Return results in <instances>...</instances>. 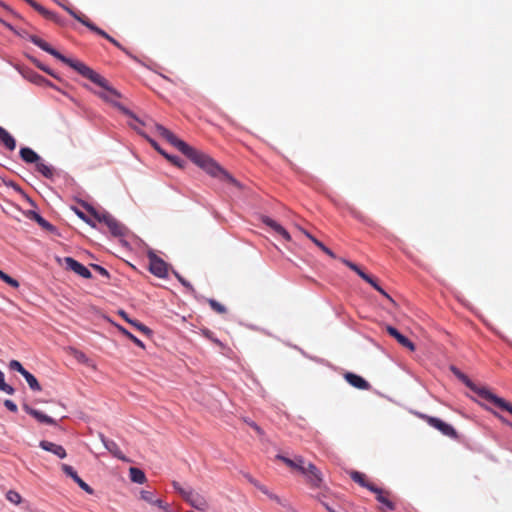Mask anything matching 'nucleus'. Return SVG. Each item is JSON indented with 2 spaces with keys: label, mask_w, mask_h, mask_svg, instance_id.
I'll list each match as a JSON object with an SVG mask.
<instances>
[{
  "label": "nucleus",
  "mask_w": 512,
  "mask_h": 512,
  "mask_svg": "<svg viewBox=\"0 0 512 512\" xmlns=\"http://www.w3.org/2000/svg\"><path fill=\"white\" fill-rule=\"evenodd\" d=\"M375 290L385 296L387 299L393 302L392 298L376 283L374 279H372V283H369Z\"/></svg>",
  "instance_id": "nucleus-40"
},
{
  "label": "nucleus",
  "mask_w": 512,
  "mask_h": 512,
  "mask_svg": "<svg viewBox=\"0 0 512 512\" xmlns=\"http://www.w3.org/2000/svg\"><path fill=\"white\" fill-rule=\"evenodd\" d=\"M39 445L43 450L51 452L61 459L65 458L67 455L64 447L61 445H58L56 443H53V442H50L47 440H42V441H40Z\"/></svg>",
  "instance_id": "nucleus-16"
},
{
  "label": "nucleus",
  "mask_w": 512,
  "mask_h": 512,
  "mask_svg": "<svg viewBox=\"0 0 512 512\" xmlns=\"http://www.w3.org/2000/svg\"><path fill=\"white\" fill-rule=\"evenodd\" d=\"M323 506L326 508L328 512H336L334 509H332L327 503H322Z\"/></svg>",
  "instance_id": "nucleus-56"
},
{
  "label": "nucleus",
  "mask_w": 512,
  "mask_h": 512,
  "mask_svg": "<svg viewBox=\"0 0 512 512\" xmlns=\"http://www.w3.org/2000/svg\"><path fill=\"white\" fill-rule=\"evenodd\" d=\"M341 262L345 264L348 268H350L352 271L357 273L364 281L367 283H372V277L364 272L357 264L347 260V259H341Z\"/></svg>",
  "instance_id": "nucleus-24"
},
{
  "label": "nucleus",
  "mask_w": 512,
  "mask_h": 512,
  "mask_svg": "<svg viewBox=\"0 0 512 512\" xmlns=\"http://www.w3.org/2000/svg\"><path fill=\"white\" fill-rule=\"evenodd\" d=\"M0 391L9 395L14 394L15 390L12 386L8 385L4 380V373L0 370Z\"/></svg>",
  "instance_id": "nucleus-33"
},
{
  "label": "nucleus",
  "mask_w": 512,
  "mask_h": 512,
  "mask_svg": "<svg viewBox=\"0 0 512 512\" xmlns=\"http://www.w3.org/2000/svg\"><path fill=\"white\" fill-rule=\"evenodd\" d=\"M345 380L353 387L360 390H368L370 388V384L361 376L347 372L344 375Z\"/></svg>",
  "instance_id": "nucleus-13"
},
{
  "label": "nucleus",
  "mask_w": 512,
  "mask_h": 512,
  "mask_svg": "<svg viewBox=\"0 0 512 512\" xmlns=\"http://www.w3.org/2000/svg\"><path fill=\"white\" fill-rule=\"evenodd\" d=\"M176 277L178 278V280L181 282V284L183 286H185L187 289H189V291H191L192 293L195 292L194 287L188 281H186L182 276H180L178 273H176Z\"/></svg>",
  "instance_id": "nucleus-43"
},
{
  "label": "nucleus",
  "mask_w": 512,
  "mask_h": 512,
  "mask_svg": "<svg viewBox=\"0 0 512 512\" xmlns=\"http://www.w3.org/2000/svg\"><path fill=\"white\" fill-rule=\"evenodd\" d=\"M63 472L71 477L78 485L81 489H83L85 492H87L88 494H93L94 493V490L86 483L84 482L77 474V472L73 469L72 466L70 465H67V464H62L61 466Z\"/></svg>",
  "instance_id": "nucleus-12"
},
{
  "label": "nucleus",
  "mask_w": 512,
  "mask_h": 512,
  "mask_svg": "<svg viewBox=\"0 0 512 512\" xmlns=\"http://www.w3.org/2000/svg\"><path fill=\"white\" fill-rule=\"evenodd\" d=\"M4 406L11 412L15 413L18 411L17 405L12 400L6 399L4 401Z\"/></svg>",
  "instance_id": "nucleus-44"
},
{
  "label": "nucleus",
  "mask_w": 512,
  "mask_h": 512,
  "mask_svg": "<svg viewBox=\"0 0 512 512\" xmlns=\"http://www.w3.org/2000/svg\"><path fill=\"white\" fill-rule=\"evenodd\" d=\"M130 126H131L133 129L138 130L137 126H136V125H134V124L130 123Z\"/></svg>",
  "instance_id": "nucleus-60"
},
{
  "label": "nucleus",
  "mask_w": 512,
  "mask_h": 512,
  "mask_svg": "<svg viewBox=\"0 0 512 512\" xmlns=\"http://www.w3.org/2000/svg\"><path fill=\"white\" fill-rule=\"evenodd\" d=\"M102 442L105 446V448L114 456L116 457L117 459H120L122 461H127V458L125 457V455L122 453L120 447L118 446V444L113 441V440H109V439H104L102 438Z\"/></svg>",
  "instance_id": "nucleus-19"
},
{
  "label": "nucleus",
  "mask_w": 512,
  "mask_h": 512,
  "mask_svg": "<svg viewBox=\"0 0 512 512\" xmlns=\"http://www.w3.org/2000/svg\"><path fill=\"white\" fill-rule=\"evenodd\" d=\"M248 481L253 484L258 490H260L263 494H265L269 499L276 502L277 504L285 507L286 501L280 498L275 493L271 492L265 485L260 484L256 479L251 477L250 475L246 476Z\"/></svg>",
  "instance_id": "nucleus-10"
},
{
  "label": "nucleus",
  "mask_w": 512,
  "mask_h": 512,
  "mask_svg": "<svg viewBox=\"0 0 512 512\" xmlns=\"http://www.w3.org/2000/svg\"><path fill=\"white\" fill-rule=\"evenodd\" d=\"M30 219L36 221L42 228L47 231H52L54 229L53 225L50 224L47 220H45L40 214L35 211H29Z\"/></svg>",
  "instance_id": "nucleus-27"
},
{
  "label": "nucleus",
  "mask_w": 512,
  "mask_h": 512,
  "mask_svg": "<svg viewBox=\"0 0 512 512\" xmlns=\"http://www.w3.org/2000/svg\"><path fill=\"white\" fill-rule=\"evenodd\" d=\"M0 279L13 288L19 287V282L16 279L10 277L8 274L4 273L2 270H0Z\"/></svg>",
  "instance_id": "nucleus-35"
},
{
  "label": "nucleus",
  "mask_w": 512,
  "mask_h": 512,
  "mask_svg": "<svg viewBox=\"0 0 512 512\" xmlns=\"http://www.w3.org/2000/svg\"><path fill=\"white\" fill-rule=\"evenodd\" d=\"M148 140L152 144V146L165 157L166 153L163 150L160 149L158 144L154 140H152V139H148Z\"/></svg>",
  "instance_id": "nucleus-52"
},
{
  "label": "nucleus",
  "mask_w": 512,
  "mask_h": 512,
  "mask_svg": "<svg viewBox=\"0 0 512 512\" xmlns=\"http://www.w3.org/2000/svg\"><path fill=\"white\" fill-rule=\"evenodd\" d=\"M81 23L83 25H85L88 29H90L91 31L95 32L96 34H98L99 36L107 39L109 42H110V39H112V37L110 35H108L104 30H102L101 28L97 27L93 22L91 21H83L81 20Z\"/></svg>",
  "instance_id": "nucleus-31"
},
{
  "label": "nucleus",
  "mask_w": 512,
  "mask_h": 512,
  "mask_svg": "<svg viewBox=\"0 0 512 512\" xmlns=\"http://www.w3.org/2000/svg\"><path fill=\"white\" fill-rule=\"evenodd\" d=\"M130 478L134 483L143 484L146 481V476L144 472L136 467H131L129 469Z\"/></svg>",
  "instance_id": "nucleus-29"
},
{
  "label": "nucleus",
  "mask_w": 512,
  "mask_h": 512,
  "mask_svg": "<svg viewBox=\"0 0 512 512\" xmlns=\"http://www.w3.org/2000/svg\"><path fill=\"white\" fill-rule=\"evenodd\" d=\"M9 368L13 371L19 372L21 375L25 373L27 370L23 367V365L17 360H11L9 363Z\"/></svg>",
  "instance_id": "nucleus-38"
},
{
  "label": "nucleus",
  "mask_w": 512,
  "mask_h": 512,
  "mask_svg": "<svg viewBox=\"0 0 512 512\" xmlns=\"http://www.w3.org/2000/svg\"><path fill=\"white\" fill-rule=\"evenodd\" d=\"M119 315L128 323H130L132 326H134L137 330L141 331L142 333L149 335L151 333V330L142 324L141 322L137 320H132L128 317L127 313L123 310L119 311Z\"/></svg>",
  "instance_id": "nucleus-25"
},
{
  "label": "nucleus",
  "mask_w": 512,
  "mask_h": 512,
  "mask_svg": "<svg viewBox=\"0 0 512 512\" xmlns=\"http://www.w3.org/2000/svg\"><path fill=\"white\" fill-rule=\"evenodd\" d=\"M64 9L72 16L74 17L77 21H79L81 23V20L83 21H90L85 15L83 14H78L76 13L74 10H72L71 8L69 7H66L64 6Z\"/></svg>",
  "instance_id": "nucleus-39"
},
{
  "label": "nucleus",
  "mask_w": 512,
  "mask_h": 512,
  "mask_svg": "<svg viewBox=\"0 0 512 512\" xmlns=\"http://www.w3.org/2000/svg\"><path fill=\"white\" fill-rule=\"evenodd\" d=\"M110 42L116 46L117 48L121 49L122 51H124L126 54L129 55V52L116 40L112 37V39H110Z\"/></svg>",
  "instance_id": "nucleus-48"
},
{
  "label": "nucleus",
  "mask_w": 512,
  "mask_h": 512,
  "mask_svg": "<svg viewBox=\"0 0 512 512\" xmlns=\"http://www.w3.org/2000/svg\"><path fill=\"white\" fill-rule=\"evenodd\" d=\"M156 131L161 137L167 140L171 145L176 147L180 152L187 156L194 164L207 172L210 176L220 179L223 182L239 186L238 181L224 170L213 158L189 146L184 141L178 139L170 130L164 126L157 124Z\"/></svg>",
  "instance_id": "nucleus-2"
},
{
  "label": "nucleus",
  "mask_w": 512,
  "mask_h": 512,
  "mask_svg": "<svg viewBox=\"0 0 512 512\" xmlns=\"http://www.w3.org/2000/svg\"><path fill=\"white\" fill-rule=\"evenodd\" d=\"M24 410L29 415L33 416L35 419H37L41 423H45V424H48V425H54L55 424V420L53 418H51L48 415L43 414L42 412H40V411H38L36 409H33V408L29 407L28 405H24Z\"/></svg>",
  "instance_id": "nucleus-20"
},
{
  "label": "nucleus",
  "mask_w": 512,
  "mask_h": 512,
  "mask_svg": "<svg viewBox=\"0 0 512 512\" xmlns=\"http://www.w3.org/2000/svg\"><path fill=\"white\" fill-rule=\"evenodd\" d=\"M77 215L82 219L84 220L86 223H88L89 225H91L92 227H95V224H93L88 218L87 216L81 212V211H77Z\"/></svg>",
  "instance_id": "nucleus-49"
},
{
  "label": "nucleus",
  "mask_w": 512,
  "mask_h": 512,
  "mask_svg": "<svg viewBox=\"0 0 512 512\" xmlns=\"http://www.w3.org/2000/svg\"><path fill=\"white\" fill-rule=\"evenodd\" d=\"M0 5H1L2 7H4L5 9H7V10H10V11H11V9H10L7 5H5L3 2H1V1H0Z\"/></svg>",
  "instance_id": "nucleus-59"
},
{
  "label": "nucleus",
  "mask_w": 512,
  "mask_h": 512,
  "mask_svg": "<svg viewBox=\"0 0 512 512\" xmlns=\"http://www.w3.org/2000/svg\"><path fill=\"white\" fill-rule=\"evenodd\" d=\"M119 330L121 331L122 334H124L127 338H129L130 340H132L137 346L141 347V348H144V344L143 342L138 339L137 337H135L132 333H130L127 329L119 326L118 327Z\"/></svg>",
  "instance_id": "nucleus-36"
},
{
  "label": "nucleus",
  "mask_w": 512,
  "mask_h": 512,
  "mask_svg": "<svg viewBox=\"0 0 512 512\" xmlns=\"http://www.w3.org/2000/svg\"><path fill=\"white\" fill-rule=\"evenodd\" d=\"M376 495V499L379 503H381L386 509L393 511L396 508L395 503L391 500V492L388 490H384L376 486V491H372Z\"/></svg>",
  "instance_id": "nucleus-11"
},
{
  "label": "nucleus",
  "mask_w": 512,
  "mask_h": 512,
  "mask_svg": "<svg viewBox=\"0 0 512 512\" xmlns=\"http://www.w3.org/2000/svg\"><path fill=\"white\" fill-rule=\"evenodd\" d=\"M502 421H503V422H505V423H507V424L512 428V424H511V423H509V422L505 421L504 419H502Z\"/></svg>",
  "instance_id": "nucleus-61"
},
{
  "label": "nucleus",
  "mask_w": 512,
  "mask_h": 512,
  "mask_svg": "<svg viewBox=\"0 0 512 512\" xmlns=\"http://www.w3.org/2000/svg\"><path fill=\"white\" fill-rule=\"evenodd\" d=\"M306 477L307 484L311 488H320L323 482L321 471L311 462L307 463L304 472L301 473Z\"/></svg>",
  "instance_id": "nucleus-5"
},
{
  "label": "nucleus",
  "mask_w": 512,
  "mask_h": 512,
  "mask_svg": "<svg viewBox=\"0 0 512 512\" xmlns=\"http://www.w3.org/2000/svg\"><path fill=\"white\" fill-rule=\"evenodd\" d=\"M261 220L265 225L273 229L277 234L281 235L286 241L291 240L289 232L275 220L271 219L268 216H262Z\"/></svg>",
  "instance_id": "nucleus-15"
},
{
  "label": "nucleus",
  "mask_w": 512,
  "mask_h": 512,
  "mask_svg": "<svg viewBox=\"0 0 512 512\" xmlns=\"http://www.w3.org/2000/svg\"><path fill=\"white\" fill-rule=\"evenodd\" d=\"M203 334L206 338L210 339L211 341H213L215 344L219 345V346H223L222 342L220 340H218L217 338H214L213 337V333L210 331V330H204L203 331Z\"/></svg>",
  "instance_id": "nucleus-42"
},
{
  "label": "nucleus",
  "mask_w": 512,
  "mask_h": 512,
  "mask_svg": "<svg viewBox=\"0 0 512 512\" xmlns=\"http://www.w3.org/2000/svg\"><path fill=\"white\" fill-rule=\"evenodd\" d=\"M88 211L91 213V215L101 223H104L105 225L110 223V220L113 219V216L110 215L107 212H97L94 208L89 207Z\"/></svg>",
  "instance_id": "nucleus-28"
},
{
  "label": "nucleus",
  "mask_w": 512,
  "mask_h": 512,
  "mask_svg": "<svg viewBox=\"0 0 512 512\" xmlns=\"http://www.w3.org/2000/svg\"><path fill=\"white\" fill-rule=\"evenodd\" d=\"M141 499H143L144 501H146L148 503H152L153 502V494H152V492H150V491H142L141 492Z\"/></svg>",
  "instance_id": "nucleus-45"
},
{
  "label": "nucleus",
  "mask_w": 512,
  "mask_h": 512,
  "mask_svg": "<svg viewBox=\"0 0 512 512\" xmlns=\"http://www.w3.org/2000/svg\"><path fill=\"white\" fill-rule=\"evenodd\" d=\"M182 498L193 508L204 511L208 507L205 497L193 490L182 492Z\"/></svg>",
  "instance_id": "nucleus-7"
},
{
  "label": "nucleus",
  "mask_w": 512,
  "mask_h": 512,
  "mask_svg": "<svg viewBox=\"0 0 512 512\" xmlns=\"http://www.w3.org/2000/svg\"><path fill=\"white\" fill-rule=\"evenodd\" d=\"M91 267L95 271H97L99 274H101L102 276L107 277V278L110 277L109 272L104 267L97 265V264H92Z\"/></svg>",
  "instance_id": "nucleus-41"
},
{
  "label": "nucleus",
  "mask_w": 512,
  "mask_h": 512,
  "mask_svg": "<svg viewBox=\"0 0 512 512\" xmlns=\"http://www.w3.org/2000/svg\"><path fill=\"white\" fill-rule=\"evenodd\" d=\"M30 41L44 50L45 52L51 54L61 62L65 63L66 65L73 68L75 71H77L79 74H81L83 77L89 79L96 85H98L102 90L101 91H94V93L100 97L103 101L112 104L113 106L117 107L122 113L130 116L133 118L136 122L141 123L140 120L126 107L122 106L118 100L121 98V94L119 91H117L114 87H112L108 80L104 78L102 75L91 69L89 66L84 64L81 61L70 59L64 55H62L60 52L55 50L53 47H51L46 41L42 40L36 35L30 36Z\"/></svg>",
  "instance_id": "nucleus-1"
},
{
  "label": "nucleus",
  "mask_w": 512,
  "mask_h": 512,
  "mask_svg": "<svg viewBox=\"0 0 512 512\" xmlns=\"http://www.w3.org/2000/svg\"><path fill=\"white\" fill-rule=\"evenodd\" d=\"M151 504L157 505L159 508L165 510V512L168 511L167 510V505L162 500H160V499L159 500H154L153 499V502Z\"/></svg>",
  "instance_id": "nucleus-47"
},
{
  "label": "nucleus",
  "mask_w": 512,
  "mask_h": 512,
  "mask_svg": "<svg viewBox=\"0 0 512 512\" xmlns=\"http://www.w3.org/2000/svg\"><path fill=\"white\" fill-rule=\"evenodd\" d=\"M254 430L260 435L263 433L262 429L259 426H255Z\"/></svg>",
  "instance_id": "nucleus-57"
},
{
  "label": "nucleus",
  "mask_w": 512,
  "mask_h": 512,
  "mask_svg": "<svg viewBox=\"0 0 512 512\" xmlns=\"http://www.w3.org/2000/svg\"><path fill=\"white\" fill-rule=\"evenodd\" d=\"M276 459L283 462L291 470L298 471L299 473L304 472V468L307 464L302 456H295L294 459H290L286 456L278 454L276 455Z\"/></svg>",
  "instance_id": "nucleus-8"
},
{
  "label": "nucleus",
  "mask_w": 512,
  "mask_h": 512,
  "mask_svg": "<svg viewBox=\"0 0 512 512\" xmlns=\"http://www.w3.org/2000/svg\"><path fill=\"white\" fill-rule=\"evenodd\" d=\"M27 3V0H24Z\"/></svg>",
  "instance_id": "nucleus-62"
},
{
  "label": "nucleus",
  "mask_w": 512,
  "mask_h": 512,
  "mask_svg": "<svg viewBox=\"0 0 512 512\" xmlns=\"http://www.w3.org/2000/svg\"><path fill=\"white\" fill-rule=\"evenodd\" d=\"M300 231L308 238L310 239L312 242H313V239H316L314 236H312L309 232H307L306 230L304 229H300Z\"/></svg>",
  "instance_id": "nucleus-53"
},
{
  "label": "nucleus",
  "mask_w": 512,
  "mask_h": 512,
  "mask_svg": "<svg viewBox=\"0 0 512 512\" xmlns=\"http://www.w3.org/2000/svg\"><path fill=\"white\" fill-rule=\"evenodd\" d=\"M0 142L10 151L16 147V141L13 136L3 127L0 126Z\"/></svg>",
  "instance_id": "nucleus-22"
},
{
  "label": "nucleus",
  "mask_w": 512,
  "mask_h": 512,
  "mask_svg": "<svg viewBox=\"0 0 512 512\" xmlns=\"http://www.w3.org/2000/svg\"><path fill=\"white\" fill-rule=\"evenodd\" d=\"M113 236L121 237L125 236L127 233V228L116 220L114 217L110 220V223L106 225Z\"/></svg>",
  "instance_id": "nucleus-21"
},
{
  "label": "nucleus",
  "mask_w": 512,
  "mask_h": 512,
  "mask_svg": "<svg viewBox=\"0 0 512 512\" xmlns=\"http://www.w3.org/2000/svg\"><path fill=\"white\" fill-rule=\"evenodd\" d=\"M172 485H173L174 489H175V490H176V491H177L181 496H182V492H188V490H185L184 488H182V487L180 486V484H179L178 482H176V481H174Z\"/></svg>",
  "instance_id": "nucleus-50"
},
{
  "label": "nucleus",
  "mask_w": 512,
  "mask_h": 512,
  "mask_svg": "<svg viewBox=\"0 0 512 512\" xmlns=\"http://www.w3.org/2000/svg\"><path fill=\"white\" fill-rule=\"evenodd\" d=\"M313 243L319 248L321 249L325 254H327L329 257L335 259L336 258V255L335 253L329 249L327 246H325L321 241H319L318 239H313Z\"/></svg>",
  "instance_id": "nucleus-37"
},
{
  "label": "nucleus",
  "mask_w": 512,
  "mask_h": 512,
  "mask_svg": "<svg viewBox=\"0 0 512 512\" xmlns=\"http://www.w3.org/2000/svg\"><path fill=\"white\" fill-rule=\"evenodd\" d=\"M65 263L68 269L72 270L76 274L82 276L85 279H90L92 277L91 272L87 267L82 265L80 262L76 261L71 257L65 258Z\"/></svg>",
  "instance_id": "nucleus-9"
},
{
  "label": "nucleus",
  "mask_w": 512,
  "mask_h": 512,
  "mask_svg": "<svg viewBox=\"0 0 512 512\" xmlns=\"http://www.w3.org/2000/svg\"><path fill=\"white\" fill-rule=\"evenodd\" d=\"M208 303L211 309L219 314H225L227 312L226 307L214 299H208Z\"/></svg>",
  "instance_id": "nucleus-32"
},
{
  "label": "nucleus",
  "mask_w": 512,
  "mask_h": 512,
  "mask_svg": "<svg viewBox=\"0 0 512 512\" xmlns=\"http://www.w3.org/2000/svg\"><path fill=\"white\" fill-rule=\"evenodd\" d=\"M387 332L389 335L394 337L399 344H401L403 347H406L410 351L415 350V345L413 342H411L406 336L402 335L396 328L392 326H387Z\"/></svg>",
  "instance_id": "nucleus-17"
},
{
  "label": "nucleus",
  "mask_w": 512,
  "mask_h": 512,
  "mask_svg": "<svg viewBox=\"0 0 512 512\" xmlns=\"http://www.w3.org/2000/svg\"><path fill=\"white\" fill-rule=\"evenodd\" d=\"M253 429H255V426H258L255 422H248L246 421Z\"/></svg>",
  "instance_id": "nucleus-58"
},
{
  "label": "nucleus",
  "mask_w": 512,
  "mask_h": 512,
  "mask_svg": "<svg viewBox=\"0 0 512 512\" xmlns=\"http://www.w3.org/2000/svg\"><path fill=\"white\" fill-rule=\"evenodd\" d=\"M418 416L424 420L427 424H429L431 427L437 429L439 432H441L444 436H447L451 439H457L458 433L452 427L450 424L442 421L441 419L433 416H429L426 414H418Z\"/></svg>",
  "instance_id": "nucleus-4"
},
{
  "label": "nucleus",
  "mask_w": 512,
  "mask_h": 512,
  "mask_svg": "<svg viewBox=\"0 0 512 512\" xmlns=\"http://www.w3.org/2000/svg\"><path fill=\"white\" fill-rule=\"evenodd\" d=\"M27 3L32 8H34L38 13H40L43 17H45L46 19L52 20L55 23H59V24L61 23L60 17L57 14H55L52 11H49L48 9H46L45 7H43L41 4L37 3L36 1L27 0Z\"/></svg>",
  "instance_id": "nucleus-14"
},
{
  "label": "nucleus",
  "mask_w": 512,
  "mask_h": 512,
  "mask_svg": "<svg viewBox=\"0 0 512 512\" xmlns=\"http://www.w3.org/2000/svg\"><path fill=\"white\" fill-rule=\"evenodd\" d=\"M148 259L149 271L159 278H166L168 274L166 262L153 252L148 253Z\"/></svg>",
  "instance_id": "nucleus-6"
},
{
  "label": "nucleus",
  "mask_w": 512,
  "mask_h": 512,
  "mask_svg": "<svg viewBox=\"0 0 512 512\" xmlns=\"http://www.w3.org/2000/svg\"><path fill=\"white\" fill-rule=\"evenodd\" d=\"M165 158L172 162L174 165L178 167H182V161L178 157H173L168 154L165 155Z\"/></svg>",
  "instance_id": "nucleus-46"
},
{
  "label": "nucleus",
  "mask_w": 512,
  "mask_h": 512,
  "mask_svg": "<svg viewBox=\"0 0 512 512\" xmlns=\"http://www.w3.org/2000/svg\"><path fill=\"white\" fill-rule=\"evenodd\" d=\"M75 357L80 362H85L87 360L86 355L84 353H82V352H79V351L75 352Z\"/></svg>",
  "instance_id": "nucleus-51"
},
{
  "label": "nucleus",
  "mask_w": 512,
  "mask_h": 512,
  "mask_svg": "<svg viewBox=\"0 0 512 512\" xmlns=\"http://www.w3.org/2000/svg\"><path fill=\"white\" fill-rule=\"evenodd\" d=\"M451 370L453 371L454 375L461 380L470 390L475 392L479 397L489 401L490 403L494 404L495 406L508 411L512 414V404L507 402L505 399L498 397L497 395L490 392L488 389L484 387H479L476 384H474L467 375L462 373L460 370H458L455 367H452Z\"/></svg>",
  "instance_id": "nucleus-3"
},
{
  "label": "nucleus",
  "mask_w": 512,
  "mask_h": 512,
  "mask_svg": "<svg viewBox=\"0 0 512 512\" xmlns=\"http://www.w3.org/2000/svg\"><path fill=\"white\" fill-rule=\"evenodd\" d=\"M22 376L27 381L31 390H33V391H41L42 390L41 385L39 384L36 377L33 374H31L28 370L25 373H23Z\"/></svg>",
  "instance_id": "nucleus-30"
},
{
  "label": "nucleus",
  "mask_w": 512,
  "mask_h": 512,
  "mask_svg": "<svg viewBox=\"0 0 512 512\" xmlns=\"http://www.w3.org/2000/svg\"><path fill=\"white\" fill-rule=\"evenodd\" d=\"M37 172L43 175L45 178L51 179L54 176V168L46 164L41 159L35 164Z\"/></svg>",
  "instance_id": "nucleus-26"
},
{
  "label": "nucleus",
  "mask_w": 512,
  "mask_h": 512,
  "mask_svg": "<svg viewBox=\"0 0 512 512\" xmlns=\"http://www.w3.org/2000/svg\"><path fill=\"white\" fill-rule=\"evenodd\" d=\"M6 498L8 501H10L11 503L15 504V505H18L22 502V497L21 495L14 491V490H9L7 493H6Z\"/></svg>",
  "instance_id": "nucleus-34"
},
{
  "label": "nucleus",
  "mask_w": 512,
  "mask_h": 512,
  "mask_svg": "<svg viewBox=\"0 0 512 512\" xmlns=\"http://www.w3.org/2000/svg\"><path fill=\"white\" fill-rule=\"evenodd\" d=\"M37 66H38L41 70H43V71L47 72L48 74L53 75V74H52V72H51L47 67H45V66L41 65L40 63H37Z\"/></svg>",
  "instance_id": "nucleus-55"
},
{
  "label": "nucleus",
  "mask_w": 512,
  "mask_h": 512,
  "mask_svg": "<svg viewBox=\"0 0 512 512\" xmlns=\"http://www.w3.org/2000/svg\"><path fill=\"white\" fill-rule=\"evenodd\" d=\"M20 156L26 163L36 164L41 158L40 156L29 147H23L20 149Z\"/></svg>",
  "instance_id": "nucleus-23"
},
{
  "label": "nucleus",
  "mask_w": 512,
  "mask_h": 512,
  "mask_svg": "<svg viewBox=\"0 0 512 512\" xmlns=\"http://www.w3.org/2000/svg\"><path fill=\"white\" fill-rule=\"evenodd\" d=\"M300 231L308 238L310 239L312 242H313V239H316L314 236H312L309 232H307L306 230L304 229H300Z\"/></svg>",
  "instance_id": "nucleus-54"
},
{
  "label": "nucleus",
  "mask_w": 512,
  "mask_h": 512,
  "mask_svg": "<svg viewBox=\"0 0 512 512\" xmlns=\"http://www.w3.org/2000/svg\"><path fill=\"white\" fill-rule=\"evenodd\" d=\"M351 479L359 484L360 486L368 489L369 491H376V485L372 482H370L366 475L359 472V471H351L350 472Z\"/></svg>",
  "instance_id": "nucleus-18"
}]
</instances>
